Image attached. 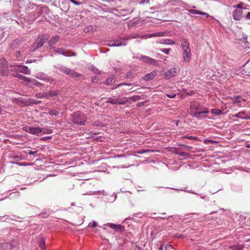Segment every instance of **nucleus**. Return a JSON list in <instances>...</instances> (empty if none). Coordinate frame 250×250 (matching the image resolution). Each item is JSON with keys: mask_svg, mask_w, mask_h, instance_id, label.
I'll list each match as a JSON object with an SVG mask.
<instances>
[{"mask_svg": "<svg viewBox=\"0 0 250 250\" xmlns=\"http://www.w3.org/2000/svg\"><path fill=\"white\" fill-rule=\"evenodd\" d=\"M159 50L161 52H163L166 54H169L170 51L171 50L170 48H164V49H160Z\"/></svg>", "mask_w": 250, "mask_h": 250, "instance_id": "32", "label": "nucleus"}, {"mask_svg": "<svg viewBox=\"0 0 250 250\" xmlns=\"http://www.w3.org/2000/svg\"><path fill=\"white\" fill-rule=\"evenodd\" d=\"M135 75V72L133 70H131L127 73L126 77L130 79V78H133Z\"/></svg>", "mask_w": 250, "mask_h": 250, "instance_id": "29", "label": "nucleus"}, {"mask_svg": "<svg viewBox=\"0 0 250 250\" xmlns=\"http://www.w3.org/2000/svg\"><path fill=\"white\" fill-rule=\"evenodd\" d=\"M179 72V69L178 67H174L168 69L165 74V78L168 80L177 75Z\"/></svg>", "mask_w": 250, "mask_h": 250, "instance_id": "5", "label": "nucleus"}, {"mask_svg": "<svg viewBox=\"0 0 250 250\" xmlns=\"http://www.w3.org/2000/svg\"><path fill=\"white\" fill-rule=\"evenodd\" d=\"M60 39V37L58 35H55L53 36L52 38L48 41V44L50 46H52L57 42Z\"/></svg>", "mask_w": 250, "mask_h": 250, "instance_id": "16", "label": "nucleus"}, {"mask_svg": "<svg viewBox=\"0 0 250 250\" xmlns=\"http://www.w3.org/2000/svg\"><path fill=\"white\" fill-rule=\"evenodd\" d=\"M20 44V41L19 40H15L12 41L10 44V47L12 49H15L17 46H18Z\"/></svg>", "mask_w": 250, "mask_h": 250, "instance_id": "19", "label": "nucleus"}, {"mask_svg": "<svg viewBox=\"0 0 250 250\" xmlns=\"http://www.w3.org/2000/svg\"><path fill=\"white\" fill-rule=\"evenodd\" d=\"M160 43L162 44L173 45L175 44V42L171 39H164L162 40Z\"/></svg>", "mask_w": 250, "mask_h": 250, "instance_id": "17", "label": "nucleus"}, {"mask_svg": "<svg viewBox=\"0 0 250 250\" xmlns=\"http://www.w3.org/2000/svg\"><path fill=\"white\" fill-rule=\"evenodd\" d=\"M35 62H36V60H35V59L28 60L26 61V63H29Z\"/></svg>", "mask_w": 250, "mask_h": 250, "instance_id": "45", "label": "nucleus"}, {"mask_svg": "<svg viewBox=\"0 0 250 250\" xmlns=\"http://www.w3.org/2000/svg\"><path fill=\"white\" fill-rule=\"evenodd\" d=\"M190 108L191 109V111L192 110V109L194 108L195 110H199L200 109L199 105H197L196 106L194 107V104H192L190 105Z\"/></svg>", "mask_w": 250, "mask_h": 250, "instance_id": "41", "label": "nucleus"}, {"mask_svg": "<svg viewBox=\"0 0 250 250\" xmlns=\"http://www.w3.org/2000/svg\"><path fill=\"white\" fill-rule=\"evenodd\" d=\"M36 96L37 98H39L48 97V95H47V93H44L43 94H42L41 93H39V94H37Z\"/></svg>", "mask_w": 250, "mask_h": 250, "instance_id": "33", "label": "nucleus"}, {"mask_svg": "<svg viewBox=\"0 0 250 250\" xmlns=\"http://www.w3.org/2000/svg\"><path fill=\"white\" fill-rule=\"evenodd\" d=\"M159 250H163V247L162 246H161L159 248Z\"/></svg>", "mask_w": 250, "mask_h": 250, "instance_id": "59", "label": "nucleus"}, {"mask_svg": "<svg viewBox=\"0 0 250 250\" xmlns=\"http://www.w3.org/2000/svg\"><path fill=\"white\" fill-rule=\"evenodd\" d=\"M49 114L52 115L58 116L59 114V112L56 110L50 109L49 110Z\"/></svg>", "mask_w": 250, "mask_h": 250, "instance_id": "31", "label": "nucleus"}, {"mask_svg": "<svg viewBox=\"0 0 250 250\" xmlns=\"http://www.w3.org/2000/svg\"><path fill=\"white\" fill-rule=\"evenodd\" d=\"M209 112V110L208 108L204 109L203 111H194L192 113V116L198 119H201L200 117V114L203 113H208Z\"/></svg>", "mask_w": 250, "mask_h": 250, "instance_id": "15", "label": "nucleus"}, {"mask_svg": "<svg viewBox=\"0 0 250 250\" xmlns=\"http://www.w3.org/2000/svg\"><path fill=\"white\" fill-rule=\"evenodd\" d=\"M167 32H158L157 33H155L156 37H162V36H166L167 35Z\"/></svg>", "mask_w": 250, "mask_h": 250, "instance_id": "30", "label": "nucleus"}, {"mask_svg": "<svg viewBox=\"0 0 250 250\" xmlns=\"http://www.w3.org/2000/svg\"><path fill=\"white\" fill-rule=\"evenodd\" d=\"M232 117L246 120H248L249 118V115L244 111H240L238 113L232 115Z\"/></svg>", "mask_w": 250, "mask_h": 250, "instance_id": "12", "label": "nucleus"}, {"mask_svg": "<svg viewBox=\"0 0 250 250\" xmlns=\"http://www.w3.org/2000/svg\"><path fill=\"white\" fill-rule=\"evenodd\" d=\"M170 249H172V246L171 245H167L165 247V250H169Z\"/></svg>", "mask_w": 250, "mask_h": 250, "instance_id": "49", "label": "nucleus"}, {"mask_svg": "<svg viewBox=\"0 0 250 250\" xmlns=\"http://www.w3.org/2000/svg\"><path fill=\"white\" fill-rule=\"evenodd\" d=\"M61 54L63 55H64L65 56H74L75 54L74 53L70 51H61Z\"/></svg>", "mask_w": 250, "mask_h": 250, "instance_id": "27", "label": "nucleus"}, {"mask_svg": "<svg viewBox=\"0 0 250 250\" xmlns=\"http://www.w3.org/2000/svg\"><path fill=\"white\" fill-rule=\"evenodd\" d=\"M86 120L85 115L80 111L75 112L72 116V121L75 124L83 125Z\"/></svg>", "mask_w": 250, "mask_h": 250, "instance_id": "1", "label": "nucleus"}, {"mask_svg": "<svg viewBox=\"0 0 250 250\" xmlns=\"http://www.w3.org/2000/svg\"><path fill=\"white\" fill-rule=\"evenodd\" d=\"M125 85H130V84H127V83H119V84H117L115 87H112L111 89H116V88H117L118 87H119V86H120Z\"/></svg>", "mask_w": 250, "mask_h": 250, "instance_id": "37", "label": "nucleus"}, {"mask_svg": "<svg viewBox=\"0 0 250 250\" xmlns=\"http://www.w3.org/2000/svg\"><path fill=\"white\" fill-rule=\"evenodd\" d=\"M184 138H186L188 140H194L195 141H198V138L196 137H194V136H186L184 137Z\"/></svg>", "mask_w": 250, "mask_h": 250, "instance_id": "34", "label": "nucleus"}, {"mask_svg": "<svg viewBox=\"0 0 250 250\" xmlns=\"http://www.w3.org/2000/svg\"><path fill=\"white\" fill-rule=\"evenodd\" d=\"M232 17L235 20H240L243 18L242 10L236 9L233 13Z\"/></svg>", "mask_w": 250, "mask_h": 250, "instance_id": "9", "label": "nucleus"}, {"mask_svg": "<svg viewBox=\"0 0 250 250\" xmlns=\"http://www.w3.org/2000/svg\"><path fill=\"white\" fill-rule=\"evenodd\" d=\"M60 70L62 72H63L64 74H65L66 75H70L71 71V69H70L69 68H66V67H62Z\"/></svg>", "mask_w": 250, "mask_h": 250, "instance_id": "25", "label": "nucleus"}, {"mask_svg": "<svg viewBox=\"0 0 250 250\" xmlns=\"http://www.w3.org/2000/svg\"><path fill=\"white\" fill-rule=\"evenodd\" d=\"M246 18L248 19H249L250 20V12H249L247 15H246Z\"/></svg>", "mask_w": 250, "mask_h": 250, "instance_id": "55", "label": "nucleus"}, {"mask_svg": "<svg viewBox=\"0 0 250 250\" xmlns=\"http://www.w3.org/2000/svg\"><path fill=\"white\" fill-rule=\"evenodd\" d=\"M69 75L72 78H80L82 76L74 70H71Z\"/></svg>", "mask_w": 250, "mask_h": 250, "instance_id": "22", "label": "nucleus"}, {"mask_svg": "<svg viewBox=\"0 0 250 250\" xmlns=\"http://www.w3.org/2000/svg\"><path fill=\"white\" fill-rule=\"evenodd\" d=\"M232 248H233L234 250H240L241 249V247L237 246H232Z\"/></svg>", "mask_w": 250, "mask_h": 250, "instance_id": "50", "label": "nucleus"}, {"mask_svg": "<svg viewBox=\"0 0 250 250\" xmlns=\"http://www.w3.org/2000/svg\"><path fill=\"white\" fill-rule=\"evenodd\" d=\"M142 59L144 60L145 62H148L150 64L152 63L154 60L148 57L143 56Z\"/></svg>", "mask_w": 250, "mask_h": 250, "instance_id": "24", "label": "nucleus"}, {"mask_svg": "<svg viewBox=\"0 0 250 250\" xmlns=\"http://www.w3.org/2000/svg\"><path fill=\"white\" fill-rule=\"evenodd\" d=\"M111 229H114L115 231L118 232H122L125 230V227L121 225H116L113 223H109L106 225Z\"/></svg>", "mask_w": 250, "mask_h": 250, "instance_id": "8", "label": "nucleus"}, {"mask_svg": "<svg viewBox=\"0 0 250 250\" xmlns=\"http://www.w3.org/2000/svg\"><path fill=\"white\" fill-rule=\"evenodd\" d=\"M248 120H250V116H249Z\"/></svg>", "mask_w": 250, "mask_h": 250, "instance_id": "60", "label": "nucleus"}, {"mask_svg": "<svg viewBox=\"0 0 250 250\" xmlns=\"http://www.w3.org/2000/svg\"><path fill=\"white\" fill-rule=\"evenodd\" d=\"M167 96L170 98H174L176 96V94H167Z\"/></svg>", "mask_w": 250, "mask_h": 250, "instance_id": "43", "label": "nucleus"}, {"mask_svg": "<svg viewBox=\"0 0 250 250\" xmlns=\"http://www.w3.org/2000/svg\"><path fill=\"white\" fill-rule=\"evenodd\" d=\"M145 2L148 3L149 2V0H143L140 2V3L143 4Z\"/></svg>", "mask_w": 250, "mask_h": 250, "instance_id": "54", "label": "nucleus"}, {"mask_svg": "<svg viewBox=\"0 0 250 250\" xmlns=\"http://www.w3.org/2000/svg\"><path fill=\"white\" fill-rule=\"evenodd\" d=\"M32 132L31 134L34 135H38L39 133L42 132L43 134L48 133L50 134L52 133V130L51 129H43L39 127H32Z\"/></svg>", "mask_w": 250, "mask_h": 250, "instance_id": "7", "label": "nucleus"}, {"mask_svg": "<svg viewBox=\"0 0 250 250\" xmlns=\"http://www.w3.org/2000/svg\"><path fill=\"white\" fill-rule=\"evenodd\" d=\"M232 101L233 104L240 103L242 102L246 101V100L241 96H236L234 97H229L228 98Z\"/></svg>", "mask_w": 250, "mask_h": 250, "instance_id": "11", "label": "nucleus"}, {"mask_svg": "<svg viewBox=\"0 0 250 250\" xmlns=\"http://www.w3.org/2000/svg\"><path fill=\"white\" fill-rule=\"evenodd\" d=\"M49 37L48 34H45L39 36L37 39L36 41L34 42L32 45V50H36L40 47L43 45L44 42L47 41Z\"/></svg>", "mask_w": 250, "mask_h": 250, "instance_id": "2", "label": "nucleus"}, {"mask_svg": "<svg viewBox=\"0 0 250 250\" xmlns=\"http://www.w3.org/2000/svg\"><path fill=\"white\" fill-rule=\"evenodd\" d=\"M60 94V91L57 90L55 91H52L50 90L49 91L48 93L47 94L48 95V97H46L47 98L52 97L55 96H57Z\"/></svg>", "mask_w": 250, "mask_h": 250, "instance_id": "20", "label": "nucleus"}, {"mask_svg": "<svg viewBox=\"0 0 250 250\" xmlns=\"http://www.w3.org/2000/svg\"><path fill=\"white\" fill-rule=\"evenodd\" d=\"M189 12L191 14H199V15H206L207 17H208V15L207 13H206L205 12H201V11H200L198 10H196L190 9V10H189Z\"/></svg>", "mask_w": 250, "mask_h": 250, "instance_id": "18", "label": "nucleus"}, {"mask_svg": "<svg viewBox=\"0 0 250 250\" xmlns=\"http://www.w3.org/2000/svg\"><path fill=\"white\" fill-rule=\"evenodd\" d=\"M52 49H54V51L56 53H57L58 54H61V51H63V50H61V49L59 48H55L54 47H52Z\"/></svg>", "mask_w": 250, "mask_h": 250, "instance_id": "40", "label": "nucleus"}, {"mask_svg": "<svg viewBox=\"0 0 250 250\" xmlns=\"http://www.w3.org/2000/svg\"><path fill=\"white\" fill-rule=\"evenodd\" d=\"M211 113L214 115H221L222 113V111L219 109H213L211 110Z\"/></svg>", "mask_w": 250, "mask_h": 250, "instance_id": "26", "label": "nucleus"}, {"mask_svg": "<svg viewBox=\"0 0 250 250\" xmlns=\"http://www.w3.org/2000/svg\"><path fill=\"white\" fill-rule=\"evenodd\" d=\"M200 117H201V119H202V118H206L207 116H203V115H201V114H200Z\"/></svg>", "mask_w": 250, "mask_h": 250, "instance_id": "57", "label": "nucleus"}, {"mask_svg": "<svg viewBox=\"0 0 250 250\" xmlns=\"http://www.w3.org/2000/svg\"><path fill=\"white\" fill-rule=\"evenodd\" d=\"M10 66L11 67H17V69H14L13 71H19L21 73H22L26 75H29L31 74V71L29 69H28V68L27 66L25 65H11Z\"/></svg>", "mask_w": 250, "mask_h": 250, "instance_id": "6", "label": "nucleus"}, {"mask_svg": "<svg viewBox=\"0 0 250 250\" xmlns=\"http://www.w3.org/2000/svg\"><path fill=\"white\" fill-rule=\"evenodd\" d=\"M243 3L241 2L239 4H238L237 5L233 6V7L234 8H238L239 9L242 10V6H243Z\"/></svg>", "mask_w": 250, "mask_h": 250, "instance_id": "36", "label": "nucleus"}, {"mask_svg": "<svg viewBox=\"0 0 250 250\" xmlns=\"http://www.w3.org/2000/svg\"><path fill=\"white\" fill-rule=\"evenodd\" d=\"M116 78L114 76L108 78L105 81V84L106 85L112 84L115 83Z\"/></svg>", "mask_w": 250, "mask_h": 250, "instance_id": "21", "label": "nucleus"}, {"mask_svg": "<svg viewBox=\"0 0 250 250\" xmlns=\"http://www.w3.org/2000/svg\"><path fill=\"white\" fill-rule=\"evenodd\" d=\"M130 39V37H128V36H126V37H125V38H122V40H125V41H126V40H128L129 39Z\"/></svg>", "mask_w": 250, "mask_h": 250, "instance_id": "53", "label": "nucleus"}, {"mask_svg": "<svg viewBox=\"0 0 250 250\" xmlns=\"http://www.w3.org/2000/svg\"><path fill=\"white\" fill-rule=\"evenodd\" d=\"M178 154L180 155V156H185L187 155V154L185 152H180V153H178Z\"/></svg>", "mask_w": 250, "mask_h": 250, "instance_id": "52", "label": "nucleus"}, {"mask_svg": "<svg viewBox=\"0 0 250 250\" xmlns=\"http://www.w3.org/2000/svg\"><path fill=\"white\" fill-rule=\"evenodd\" d=\"M183 61L186 62H188L190 60L191 57V50H183Z\"/></svg>", "mask_w": 250, "mask_h": 250, "instance_id": "10", "label": "nucleus"}, {"mask_svg": "<svg viewBox=\"0 0 250 250\" xmlns=\"http://www.w3.org/2000/svg\"><path fill=\"white\" fill-rule=\"evenodd\" d=\"M21 56V52L20 51H17L15 54V57L18 59Z\"/></svg>", "mask_w": 250, "mask_h": 250, "instance_id": "42", "label": "nucleus"}, {"mask_svg": "<svg viewBox=\"0 0 250 250\" xmlns=\"http://www.w3.org/2000/svg\"><path fill=\"white\" fill-rule=\"evenodd\" d=\"M36 153H37V151H33L32 150H30L28 152V154H30V155H34V154H36Z\"/></svg>", "mask_w": 250, "mask_h": 250, "instance_id": "51", "label": "nucleus"}, {"mask_svg": "<svg viewBox=\"0 0 250 250\" xmlns=\"http://www.w3.org/2000/svg\"><path fill=\"white\" fill-rule=\"evenodd\" d=\"M207 142H210V141H209V140H205L204 142L205 143H207Z\"/></svg>", "mask_w": 250, "mask_h": 250, "instance_id": "58", "label": "nucleus"}, {"mask_svg": "<svg viewBox=\"0 0 250 250\" xmlns=\"http://www.w3.org/2000/svg\"><path fill=\"white\" fill-rule=\"evenodd\" d=\"M180 146H181L187 148H189V149L192 148V146H186V145H183V144H181Z\"/></svg>", "mask_w": 250, "mask_h": 250, "instance_id": "46", "label": "nucleus"}, {"mask_svg": "<svg viewBox=\"0 0 250 250\" xmlns=\"http://www.w3.org/2000/svg\"><path fill=\"white\" fill-rule=\"evenodd\" d=\"M13 76L15 77H17L20 80H22L23 81L27 83V84L31 87H33L34 85H40L36 80H31L29 79L22 75L19 74H13Z\"/></svg>", "mask_w": 250, "mask_h": 250, "instance_id": "3", "label": "nucleus"}, {"mask_svg": "<svg viewBox=\"0 0 250 250\" xmlns=\"http://www.w3.org/2000/svg\"><path fill=\"white\" fill-rule=\"evenodd\" d=\"M146 36L148 38H151V37H156V35H155V33H152V34H148L146 35Z\"/></svg>", "mask_w": 250, "mask_h": 250, "instance_id": "48", "label": "nucleus"}, {"mask_svg": "<svg viewBox=\"0 0 250 250\" xmlns=\"http://www.w3.org/2000/svg\"><path fill=\"white\" fill-rule=\"evenodd\" d=\"M157 75V71H153L149 73V74H147L144 77V79L145 81H149L153 79Z\"/></svg>", "mask_w": 250, "mask_h": 250, "instance_id": "14", "label": "nucleus"}, {"mask_svg": "<svg viewBox=\"0 0 250 250\" xmlns=\"http://www.w3.org/2000/svg\"><path fill=\"white\" fill-rule=\"evenodd\" d=\"M9 72L8 62L4 58H0V75H7Z\"/></svg>", "mask_w": 250, "mask_h": 250, "instance_id": "4", "label": "nucleus"}, {"mask_svg": "<svg viewBox=\"0 0 250 250\" xmlns=\"http://www.w3.org/2000/svg\"><path fill=\"white\" fill-rule=\"evenodd\" d=\"M181 44L182 51L190 49L189 47V43L186 39L182 38L181 40Z\"/></svg>", "mask_w": 250, "mask_h": 250, "instance_id": "13", "label": "nucleus"}, {"mask_svg": "<svg viewBox=\"0 0 250 250\" xmlns=\"http://www.w3.org/2000/svg\"><path fill=\"white\" fill-rule=\"evenodd\" d=\"M125 103H126V101H122V102H118L117 104H124Z\"/></svg>", "mask_w": 250, "mask_h": 250, "instance_id": "56", "label": "nucleus"}, {"mask_svg": "<svg viewBox=\"0 0 250 250\" xmlns=\"http://www.w3.org/2000/svg\"><path fill=\"white\" fill-rule=\"evenodd\" d=\"M40 247L42 249H43L45 248V241L42 239L40 242Z\"/></svg>", "mask_w": 250, "mask_h": 250, "instance_id": "35", "label": "nucleus"}, {"mask_svg": "<svg viewBox=\"0 0 250 250\" xmlns=\"http://www.w3.org/2000/svg\"><path fill=\"white\" fill-rule=\"evenodd\" d=\"M89 226L92 228H95L97 226V223L95 222H93L91 224V223L89 224Z\"/></svg>", "mask_w": 250, "mask_h": 250, "instance_id": "44", "label": "nucleus"}, {"mask_svg": "<svg viewBox=\"0 0 250 250\" xmlns=\"http://www.w3.org/2000/svg\"><path fill=\"white\" fill-rule=\"evenodd\" d=\"M122 45H126V44L122 43L121 42V41L117 40V41H115L114 43L109 44V46H121Z\"/></svg>", "mask_w": 250, "mask_h": 250, "instance_id": "23", "label": "nucleus"}, {"mask_svg": "<svg viewBox=\"0 0 250 250\" xmlns=\"http://www.w3.org/2000/svg\"><path fill=\"white\" fill-rule=\"evenodd\" d=\"M70 1L73 3V4H74L75 5H79L80 4V3H79L78 2L76 1V0H70Z\"/></svg>", "mask_w": 250, "mask_h": 250, "instance_id": "47", "label": "nucleus"}, {"mask_svg": "<svg viewBox=\"0 0 250 250\" xmlns=\"http://www.w3.org/2000/svg\"><path fill=\"white\" fill-rule=\"evenodd\" d=\"M106 102L108 103H111L113 104H117L118 103V100L117 99H112V98L109 97L107 99Z\"/></svg>", "mask_w": 250, "mask_h": 250, "instance_id": "28", "label": "nucleus"}, {"mask_svg": "<svg viewBox=\"0 0 250 250\" xmlns=\"http://www.w3.org/2000/svg\"><path fill=\"white\" fill-rule=\"evenodd\" d=\"M23 129L24 130L27 132H28L29 133H31V132H32V127H23Z\"/></svg>", "mask_w": 250, "mask_h": 250, "instance_id": "38", "label": "nucleus"}, {"mask_svg": "<svg viewBox=\"0 0 250 250\" xmlns=\"http://www.w3.org/2000/svg\"><path fill=\"white\" fill-rule=\"evenodd\" d=\"M99 79V77L97 76H95L92 77V81L93 83H97Z\"/></svg>", "mask_w": 250, "mask_h": 250, "instance_id": "39", "label": "nucleus"}]
</instances>
